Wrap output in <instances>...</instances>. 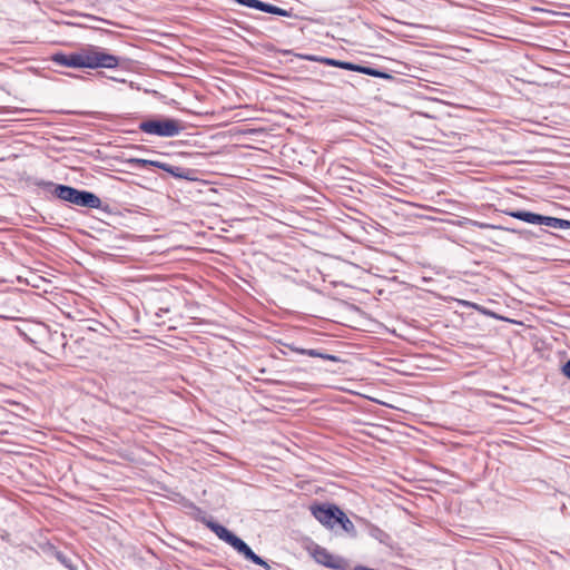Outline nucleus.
I'll list each match as a JSON object with an SVG mask.
<instances>
[{"label": "nucleus", "mask_w": 570, "mask_h": 570, "mask_svg": "<svg viewBox=\"0 0 570 570\" xmlns=\"http://www.w3.org/2000/svg\"><path fill=\"white\" fill-rule=\"evenodd\" d=\"M505 215L511 216L515 219L525 222L528 224L533 225H542L551 228L557 229H570V220L552 217V216H546L537 213H532L529 210H504Z\"/></svg>", "instance_id": "obj_5"}, {"label": "nucleus", "mask_w": 570, "mask_h": 570, "mask_svg": "<svg viewBox=\"0 0 570 570\" xmlns=\"http://www.w3.org/2000/svg\"><path fill=\"white\" fill-rule=\"evenodd\" d=\"M279 353H281L282 355H286V352H285V351H283V350H279Z\"/></svg>", "instance_id": "obj_22"}, {"label": "nucleus", "mask_w": 570, "mask_h": 570, "mask_svg": "<svg viewBox=\"0 0 570 570\" xmlns=\"http://www.w3.org/2000/svg\"><path fill=\"white\" fill-rule=\"evenodd\" d=\"M128 165H130L132 168L139 167H156L159 168L169 175H171L175 178L185 179V180H195V170L190 168H185L180 166H174L167 163H161L158 160H150V159H144V158H129L126 160Z\"/></svg>", "instance_id": "obj_6"}, {"label": "nucleus", "mask_w": 570, "mask_h": 570, "mask_svg": "<svg viewBox=\"0 0 570 570\" xmlns=\"http://www.w3.org/2000/svg\"><path fill=\"white\" fill-rule=\"evenodd\" d=\"M307 549L317 563L327 568L340 570L345 569L347 564L345 559L330 553L325 548H322L321 546L311 544Z\"/></svg>", "instance_id": "obj_7"}, {"label": "nucleus", "mask_w": 570, "mask_h": 570, "mask_svg": "<svg viewBox=\"0 0 570 570\" xmlns=\"http://www.w3.org/2000/svg\"><path fill=\"white\" fill-rule=\"evenodd\" d=\"M569 16H570V13H569Z\"/></svg>", "instance_id": "obj_23"}, {"label": "nucleus", "mask_w": 570, "mask_h": 570, "mask_svg": "<svg viewBox=\"0 0 570 570\" xmlns=\"http://www.w3.org/2000/svg\"><path fill=\"white\" fill-rule=\"evenodd\" d=\"M56 556H57L58 560H60L63 564H66V567H70L67 563V560L62 557V554L60 552H56Z\"/></svg>", "instance_id": "obj_21"}, {"label": "nucleus", "mask_w": 570, "mask_h": 570, "mask_svg": "<svg viewBox=\"0 0 570 570\" xmlns=\"http://www.w3.org/2000/svg\"><path fill=\"white\" fill-rule=\"evenodd\" d=\"M481 227H483V228H493V229H503V230H507V232H510V233H513V234H518L519 236L524 237V238H528L529 235H531V233L529 230H525V229H517V228H512V227H502V226H497V225H492V224H482Z\"/></svg>", "instance_id": "obj_11"}, {"label": "nucleus", "mask_w": 570, "mask_h": 570, "mask_svg": "<svg viewBox=\"0 0 570 570\" xmlns=\"http://www.w3.org/2000/svg\"><path fill=\"white\" fill-rule=\"evenodd\" d=\"M309 512L314 519L326 530L332 532H345L347 534L367 533L376 534L380 530L367 519L347 512L336 503L330 501H315L309 505Z\"/></svg>", "instance_id": "obj_1"}, {"label": "nucleus", "mask_w": 570, "mask_h": 570, "mask_svg": "<svg viewBox=\"0 0 570 570\" xmlns=\"http://www.w3.org/2000/svg\"><path fill=\"white\" fill-rule=\"evenodd\" d=\"M358 63H354V62H350V61H343L341 60L340 62V68L341 69H345V70H350V71H355L357 72L358 71Z\"/></svg>", "instance_id": "obj_14"}, {"label": "nucleus", "mask_w": 570, "mask_h": 570, "mask_svg": "<svg viewBox=\"0 0 570 570\" xmlns=\"http://www.w3.org/2000/svg\"><path fill=\"white\" fill-rule=\"evenodd\" d=\"M206 527L212 530L215 534H234L232 531H229L224 525L219 524L215 521V519L207 513V518L205 520H202Z\"/></svg>", "instance_id": "obj_10"}, {"label": "nucleus", "mask_w": 570, "mask_h": 570, "mask_svg": "<svg viewBox=\"0 0 570 570\" xmlns=\"http://www.w3.org/2000/svg\"><path fill=\"white\" fill-rule=\"evenodd\" d=\"M50 60L58 66L68 68H88V69H115L119 66L120 58L104 51L99 47L89 46L69 53L56 52Z\"/></svg>", "instance_id": "obj_2"}, {"label": "nucleus", "mask_w": 570, "mask_h": 570, "mask_svg": "<svg viewBox=\"0 0 570 570\" xmlns=\"http://www.w3.org/2000/svg\"><path fill=\"white\" fill-rule=\"evenodd\" d=\"M377 68H374V67H370V66H363V65H360L358 66V73H363V75H367V76H371V77H376V73H377Z\"/></svg>", "instance_id": "obj_13"}, {"label": "nucleus", "mask_w": 570, "mask_h": 570, "mask_svg": "<svg viewBox=\"0 0 570 570\" xmlns=\"http://www.w3.org/2000/svg\"><path fill=\"white\" fill-rule=\"evenodd\" d=\"M282 344L285 347H287L288 350H291V351H293L295 353L302 354V355H307V356H311V357H320V358H323V360H326V361H332V362H338L340 361V358L336 355L327 354V353L321 352L318 350L301 348V347H297L294 344H289V343H282Z\"/></svg>", "instance_id": "obj_8"}, {"label": "nucleus", "mask_w": 570, "mask_h": 570, "mask_svg": "<svg viewBox=\"0 0 570 570\" xmlns=\"http://www.w3.org/2000/svg\"><path fill=\"white\" fill-rule=\"evenodd\" d=\"M190 513L195 520L200 521L207 518V512L196 507L194 503H189Z\"/></svg>", "instance_id": "obj_12"}, {"label": "nucleus", "mask_w": 570, "mask_h": 570, "mask_svg": "<svg viewBox=\"0 0 570 570\" xmlns=\"http://www.w3.org/2000/svg\"><path fill=\"white\" fill-rule=\"evenodd\" d=\"M375 78L392 80L394 77L391 73L379 69Z\"/></svg>", "instance_id": "obj_17"}, {"label": "nucleus", "mask_w": 570, "mask_h": 570, "mask_svg": "<svg viewBox=\"0 0 570 570\" xmlns=\"http://www.w3.org/2000/svg\"><path fill=\"white\" fill-rule=\"evenodd\" d=\"M299 57L302 59H304V60L314 61V62H321V59H322V57L314 56V55H303V56H299Z\"/></svg>", "instance_id": "obj_18"}, {"label": "nucleus", "mask_w": 570, "mask_h": 570, "mask_svg": "<svg viewBox=\"0 0 570 570\" xmlns=\"http://www.w3.org/2000/svg\"><path fill=\"white\" fill-rule=\"evenodd\" d=\"M252 562H254V563H255V564H257V566L263 567V568H264V569H266V570H269V569H271V566H269V564H268L264 559H262V558H261L259 556H257V554H255V556L253 557Z\"/></svg>", "instance_id": "obj_16"}, {"label": "nucleus", "mask_w": 570, "mask_h": 570, "mask_svg": "<svg viewBox=\"0 0 570 570\" xmlns=\"http://www.w3.org/2000/svg\"><path fill=\"white\" fill-rule=\"evenodd\" d=\"M227 541L233 548H235L239 553H242L246 559L253 560V557L256 554L253 550L239 538V537H219Z\"/></svg>", "instance_id": "obj_9"}, {"label": "nucleus", "mask_w": 570, "mask_h": 570, "mask_svg": "<svg viewBox=\"0 0 570 570\" xmlns=\"http://www.w3.org/2000/svg\"><path fill=\"white\" fill-rule=\"evenodd\" d=\"M340 62L341 60L334 58L322 57L321 59V63L336 68H340Z\"/></svg>", "instance_id": "obj_15"}, {"label": "nucleus", "mask_w": 570, "mask_h": 570, "mask_svg": "<svg viewBox=\"0 0 570 570\" xmlns=\"http://www.w3.org/2000/svg\"><path fill=\"white\" fill-rule=\"evenodd\" d=\"M168 312H169V308H168V307H160V308H158V311L156 312V316H157V317H163V315H164L165 313H168Z\"/></svg>", "instance_id": "obj_20"}, {"label": "nucleus", "mask_w": 570, "mask_h": 570, "mask_svg": "<svg viewBox=\"0 0 570 570\" xmlns=\"http://www.w3.org/2000/svg\"><path fill=\"white\" fill-rule=\"evenodd\" d=\"M31 185L43 189L60 200L76 206L98 209L102 204L101 199L96 194L68 185L56 184L53 181L39 178L32 179Z\"/></svg>", "instance_id": "obj_3"}, {"label": "nucleus", "mask_w": 570, "mask_h": 570, "mask_svg": "<svg viewBox=\"0 0 570 570\" xmlns=\"http://www.w3.org/2000/svg\"><path fill=\"white\" fill-rule=\"evenodd\" d=\"M138 128L147 135L171 138L178 136L184 126L178 119L158 116L142 120Z\"/></svg>", "instance_id": "obj_4"}, {"label": "nucleus", "mask_w": 570, "mask_h": 570, "mask_svg": "<svg viewBox=\"0 0 570 570\" xmlns=\"http://www.w3.org/2000/svg\"><path fill=\"white\" fill-rule=\"evenodd\" d=\"M562 374L570 380V358L563 364Z\"/></svg>", "instance_id": "obj_19"}]
</instances>
